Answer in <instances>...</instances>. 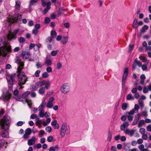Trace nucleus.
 <instances>
[{
	"instance_id": "1",
	"label": "nucleus",
	"mask_w": 151,
	"mask_h": 151,
	"mask_svg": "<svg viewBox=\"0 0 151 151\" xmlns=\"http://www.w3.org/2000/svg\"><path fill=\"white\" fill-rule=\"evenodd\" d=\"M16 63L18 64L17 70L18 84L19 86H21L19 88L22 89L23 87L22 86L27 81L28 78L25 75V73L21 71V70L23 68L24 63L19 58H17Z\"/></svg>"
},
{
	"instance_id": "2",
	"label": "nucleus",
	"mask_w": 151,
	"mask_h": 151,
	"mask_svg": "<svg viewBox=\"0 0 151 151\" xmlns=\"http://www.w3.org/2000/svg\"><path fill=\"white\" fill-rule=\"evenodd\" d=\"M12 51L11 46L7 44L4 38L0 39V55L4 57Z\"/></svg>"
},
{
	"instance_id": "3",
	"label": "nucleus",
	"mask_w": 151,
	"mask_h": 151,
	"mask_svg": "<svg viewBox=\"0 0 151 151\" xmlns=\"http://www.w3.org/2000/svg\"><path fill=\"white\" fill-rule=\"evenodd\" d=\"M10 118L8 115H5L3 118L0 120V125L3 129H6L9 125Z\"/></svg>"
},
{
	"instance_id": "4",
	"label": "nucleus",
	"mask_w": 151,
	"mask_h": 151,
	"mask_svg": "<svg viewBox=\"0 0 151 151\" xmlns=\"http://www.w3.org/2000/svg\"><path fill=\"white\" fill-rule=\"evenodd\" d=\"M139 108V106L135 104L134 105V108L132 110L129 112H127L126 114V116L127 117L128 119L130 121L133 120V117L132 116H130L131 115H133L134 113L138 112V110Z\"/></svg>"
},
{
	"instance_id": "5",
	"label": "nucleus",
	"mask_w": 151,
	"mask_h": 151,
	"mask_svg": "<svg viewBox=\"0 0 151 151\" xmlns=\"http://www.w3.org/2000/svg\"><path fill=\"white\" fill-rule=\"evenodd\" d=\"M70 85L68 83H63L61 86L60 88L61 93L63 94H66L68 93L70 91Z\"/></svg>"
},
{
	"instance_id": "6",
	"label": "nucleus",
	"mask_w": 151,
	"mask_h": 151,
	"mask_svg": "<svg viewBox=\"0 0 151 151\" xmlns=\"http://www.w3.org/2000/svg\"><path fill=\"white\" fill-rule=\"evenodd\" d=\"M70 132L69 128L67 127V124L65 123L63 124L60 130V135L61 137H64L65 134Z\"/></svg>"
},
{
	"instance_id": "7",
	"label": "nucleus",
	"mask_w": 151,
	"mask_h": 151,
	"mask_svg": "<svg viewBox=\"0 0 151 151\" xmlns=\"http://www.w3.org/2000/svg\"><path fill=\"white\" fill-rule=\"evenodd\" d=\"M15 76V74L6 76V79L9 85V87L11 89L12 87L13 83L14 81Z\"/></svg>"
},
{
	"instance_id": "8",
	"label": "nucleus",
	"mask_w": 151,
	"mask_h": 151,
	"mask_svg": "<svg viewBox=\"0 0 151 151\" xmlns=\"http://www.w3.org/2000/svg\"><path fill=\"white\" fill-rule=\"evenodd\" d=\"M128 69L127 68H124V74H123L122 79V85L123 88H124L125 86V81L128 75Z\"/></svg>"
},
{
	"instance_id": "9",
	"label": "nucleus",
	"mask_w": 151,
	"mask_h": 151,
	"mask_svg": "<svg viewBox=\"0 0 151 151\" xmlns=\"http://www.w3.org/2000/svg\"><path fill=\"white\" fill-rule=\"evenodd\" d=\"M19 29H17L15 30L13 33L10 32L7 35V38L8 40H11L15 39L16 38L15 36L19 32Z\"/></svg>"
},
{
	"instance_id": "10",
	"label": "nucleus",
	"mask_w": 151,
	"mask_h": 151,
	"mask_svg": "<svg viewBox=\"0 0 151 151\" xmlns=\"http://www.w3.org/2000/svg\"><path fill=\"white\" fill-rule=\"evenodd\" d=\"M21 18V15L19 14H16L14 15L13 17L8 18L7 21L9 22L12 23L16 22L18 19Z\"/></svg>"
},
{
	"instance_id": "11",
	"label": "nucleus",
	"mask_w": 151,
	"mask_h": 151,
	"mask_svg": "<svg viewBox=\"0 0 151 151\" xmlns=\"http://www.w3.org/2000/svg\"><path fill=\"white\" fill-rule=\"evenodd\" d=\"M32 133L30 129L27 128L25 131V134L23 135V137L25 139H27L29 138V136Z\"/></svg>"
},
{
	"instance_id": "12",
	"label": "nucleus",
	"mask_w": 151,
	"mask_h": 151,
	"mask_svg": "<svg viewBox=\"0 0 151 151\" xmlns=\"http://www.w3.org/2000/svg\"><path fill=\"white\" fill-rule=\"evenodd\" d=\"M21 55L23 59L26 60L29 58L31 57V55L29 52L23 51Z\"/></svg>"
},
{
	"instance_id": "13",
	"label": "nucleus",
	"mask_w": 151,
	"mask_h": 151,
	"mask_svg": "<svg viewBox=\"0 0 151 151\" xmlns=\"http://www.w3.org/2000/svg\"><path fill=\"white\" fill-rule=\"evenodd\" d=\"M11 96V94L9 92H7L6 93L4 94L2 96V99L4 101H8Z\"/></svg>"
},
{
	"instance_id": "14",
	"label": "nucleus",
	"mask_w": 151,
	"mask_h": 151,
	"mask_svg": "<svg viewBox=\"0 0 151 151\" xmlns=\"http://www.w3.org/2000/svg\"><path fill=\"white\" fill-rule=\"evenodd\" d=\"M36 141V138L35 136H33L32 138L27 141V144L29 146H31L35 143Z\"/></svg>"
},
{
	"instance_id": "15",
	"label": "nucleus",
	"mask_w": 151,
	"mask_h": 151,
	"mask_svg": "<svg viewBox=\"0 0 151 151\" xmlns=\"http://www.w3.org/2000/svg\"><path fill=\"white\" fill-rule=\"evenodd\" d=\"M136 130H129V129H127L125 131V134H128L131 136L133 135L134 132H136Z\"/></svg>"
},
{
	"instance_id": "16",
	"label": "nucleus",
	"mask_w": 151,
	"mask_h": 151,
	"mask_svg": "<svg viewBox=\"0 0 151 151\" xmlns=\"http://www.w3.org/2000/svg\"><path fill=\"white\" fill-rule=\"evenodd\" d=\"M129 124L127 122H125L120 126V129L122 131H124L126 128H127L129 126Z\"/></svg>"
},
{
	"instance_id": "17",
	"label": "nucleus",
	"mask_w": 151,
	"mask_h": 151,
	"mask_svg": "<svg viewBox=\"0 0 151 151\" xmlns=\"http://www.w3.org/2000/svg\"><path fill=\"white\" fill-rule=\"evenodd\" d=\"M68 36L63 37L61 41V43L63 44H66L68 42Z\"/></svg>"
},
{
	"instance_id": "18",
	"label": "nucleus",
	"mask_w": 151,
	"mask_h": 151,
	"mask_svg": "<svg viewBox=\"0 0 151 151\" xmlns=\"http://www.w3.org/2000/svg\"><path fill=\"white\" fill-rule=\"evenodd\" d=\"M45 81L43 80L42 81L37 82L35 84L36 86L37 87H41L45 85Z\"/></svg>"
},
{
	"instance_id": "19",
	"label": "nucleus",
	"mask_w": 151,
	"mask_h": 151,
	"mask_svg": "<svg viewBox=\"0 0 151 151\" xmlns=\"http://www.w3.org/2000/svg\"><path fill=\"white\" fill-rule=\"evenodd\" d=\"M38 92L40 95H43L45 93V88L44 87H40L38 90Z\"/></svg>"
},
{
	"instance_id": "20",
	"label": "nucleus",
	"mask_w": 151,
	"mask_h": 151,
	"mask_svg": "<svg viewBox=\"0 0 151 151\" xmlns=\"http://www.w3.org/2000/svg\"><path fill=\"white\" fill-rule=\"evenodd\" d=\"M21 7V2L19 0H17L15 2V9L19 10Z\"/></svg>"
},
{
	"instance_id": "21",
	"label": "nucleus",
	"mask_w": 151,
	"mask_h": 151,
	"mask_svg": "<svg viewBox=\"0 0 151 151\" xmlns=\"http://www.w3.org/2000/svg\"><path fill=\"white\" fill-rule=\"evenodd\" d=\"M46 104V103L45 100H44L42 102V103L38 107V109H43L45 106Z\"/></svg>"
},
{
	"instance_id": "22",
	"label": "nucleus",
	"mask_w": 151,
	"mask_h": 151,
	"mask_svg": "<svg viewBox=\"0 0 151 151\" xmlns=\"http://www.w3.org/2000/svg\"><path fill=\"white\" fill-rule=\"evenodd\" d=\"M45 87H44L46 89H49L51 85V83L49 81H45Z\"/></svg>"
},
{
	"instance_id": "23",
	"label": "nucleus",
	"mask_w": 151,
	"mask_h": 151,
	"mask_svg": "<svg viewBox=\"0 0 151 151\" xmlns=\"http://www.w3.org/2000/svg\"><path fill=\"white\" fill-rule=\"evenodd\" d=\"M138 22H137V20L135 19L133 22V27L135 29H137L138 27Z\"/></svg>"
},
{
	"instance_id": "24",
	"label": "nucleus",
	"mask_w": 151,
	"mask_h": 151,
	"mask_svg": "<svg viewBox=\"0 0 151 151\" xmlns=\"http://www.w3.org/2000/svg\"><path fill=\"white\" fill-rule=\"evenodd\" d=\"M52 60L50 59H47L45 61V64L47 65V66L51 65H52Z\"/></svg>"
},
{
	"instance_id": "25",
	"label": "nucleus",
	"mask_w": 151,
	"mask_h": 151,
	"mask_svg": "<svg viewBox=\"0 0 151 151\" xmlns=\"http://www.w3.org/2000/svg\"><path fill=\"white\" fill-rule=\"evenodd\" d=\"M52 125L55 126V128L58 129L59 127V125L58 124H57V122L56 120L54 121L51 123Z\"/></svg>"
},
{
	"instance_id": "26",
	"label": "nucleus",
	"mask_w": 151,
	"mask_h": 151,
	"mask_svg": "<svg viewBox=\"0 0 151 151\" xmlns=\"http://www.w3.org/2000/svg\"><path fill=\"white\" fill-rule=\"evenodd\" d=\"M40 112L39 116L41 117H43L44 116V111L43 109H39Z\"/></svg>"
},
{
	"instance_id": "27",
	"label": "nucleus",
	"mask_w": 151,
	"mask_h": 151,
	"mask_svg": "<svg viewBox=\"0 0 151 151\" xmlns=\"http://www.w3.org/2000/svg\"><path fill=\"white\" fill-rule=\"evenodd\" d=\"M9 134L8 132L6 130H4L1 134V136L3 137H7Z\"/></svg>"
},
{
	"instance_id": "28",
	"label": "nucleus",
	"mask_w": 151,
	"mask_h": 151,
	"mask_svg": "<svg viewBox=\"0 0 151 151\" xmlns=\"http://www.w3.org/2000/svg\"><path fill=\"white\" fill-rule=\"evenodd\" d=\"M51 35L52 38H55L57 36V33L55 30H52L51 32Z\"/></svg>"
},
{
	"instance_id": "29",
	"label": "nucleus",
	"mask_w": 151,
	"mask_h": 151,
	"mask_svg": "<svg viewBox=\"0 0 151 151\" xmlns=\"http://www.w3.org/2000/svg\"><path fill=\"white\" fill-rule=\"evenodd\" d=\"M39 0H31L29 5L30 6L35 5L36 3H37Z\"/></svg>"
},
{
	"instance_id": "30",
	"label": "nucleus",
	"mask_w": 151,
	"mask_h": 151,
	"mask_svg": "<svg viewBox=\"0 0 151 151\" xmlns=\"http://www.w3.org/2000/svg\"><path fill=\"white\" fill-rule=\"evenodd\" d=\"M7 142H5L4 140H1L0 141V147H3V146H5L7 144Z\"/></svg>"
},
{
	"instance_id": "31",
	"label": "nucleus",
	"mask_w": 151,
	"mask_h": 151,
	"mask_svg": "<svg viewBox=\"0 0 151 151\" xmlns=\"http://www.w3.org/2000/svg\"><path fill=\"white\" fill-rule=\"evenodd\" d=\"M53 103L50 102L48 101V102L47 103L46 106L47 108H51L53 106Z\"/></svg>"
},
{
	"instance_id": "32",
	"label": "nucleus",
	"mask_w": 151,
	"mask_h": 151,
	"mask_svg": "<svg viewBox=\"0 0 151 151\" xmlns=\"http://www.w3.org/2000/svg\"><path fill=\"white\" fill-rule=\"evenodd\" d=\"M128 105V104L126 103H123L122 105V108L123 110H125Z\"/></svg>"
},
{
	"instance_id": "33",
	"label": "nucleus",
	"mask_w": 151,
	"mask_h": 151,
	"mask_svg": "<svg viewBox=\"0 0 151 151\" xmlns=\"http://www.w3.org/2000/svg\"><path fill=\"white\" fill-rule=\"evenodd\" d=\"M148 28V27L146 25H144L142 28L141 29V32H144L145 31L147 30Z\"/></svg>"
},
{
	"instance_id": "34",
	"label": "nucleus",
	"mask_w": 151,
	"mask_h": 151,
	"mask_svg": "<svg viewBox=\"0 0 151 151\" xmlns=\"http://www.w3.org/2000/svg\"><path fill=\"white\" fill-rule=\"evenodd\" d=\"M54 138L52 136H48L47 138V141L49 142H51L54 141Z\"/></svg>"
},
{
	"instance_id": "35",
	"label": "nucleus",
	"mask_w": 151,
	"mask_h": 151,
	"mask_svg": "<svg viewBox=\"0 0 151 151\" xmlns=\"http://www.w3.org/2000/svg\"><path fill=\"white\" fill-rule=\"evenodd\" d=\"M138 102L139 104L141 107L143 108L144 106V102L141 99H139L138 100Z\"/></svg>"
},
{
	"instance_id": "36",
	"label": "nucleus",
	"mask_w": 151,
	"mask_h": 151,
	"mask_svg": "<svg viewBox=\"0 0 151 151\" xmlns=\"http://www.w3.org/2000/svg\"><path fill=\"white\" fill-rule=\"evenodd\" d=\"M134 63H135V64H137L139 67H141L142 66L141 62L139 61H138L136 59L135 60Z\"/></svg>"
},
{
	"instance_id": "37",
	"label": "nucleus",
	"mask_w": 151,
	"mask_h": 151,
	"mask_svg": "<svg viewBox=\"0 0 151 151\" xmlns=\"http://www.w3.org/2000/svg\"><path fill=\"white\" fill-rule=\"evenodd\" d=\"M42 120L39 118H37L36 119V124L37 125H40L41 124Z\"/></svg>"
},
{
	"instance_id": "38",
	"label": "nucleus",
	"mask_w": 151,
	"mask_h": 151,
	"mask_svg": "<svg viewBox=\"0 0 151 151\" xmlns=\"http://www.w3.org/2000/svg\"><path fill=\"white\" fill-rule=\"evenodd\" d=\"M149 91L148 88H147L146 86H144L143 89V91L144 93H148Z\"/></svg>"
},
{
	"instance_id": "39",
	"label": "nucleus",
	"mask_w": 151,
	"mask_h": 151,
	"mask_svg": "<svg viewBox=\"0 0 151 151\" xmlns=\"http://www.w3.org/2000/svg\"><path fill=\"white\" fill-rule=\"evenodd\" d=\"M145 124V122L144 120H140L138 124V127H141L142 126L144 125Z\"/></svg>"
},
{
	"instance_id": "40",
	"label": "nucleus",
	"mask_w": 151,
	"mask_h": 151,
	"mask_svg": "<svg viewBox=\"0 0 151 151\" xmlns=\"http://www.w3.org/2000/svg\"><path fill=\"white\" fill-rule=\"evenodd\" d=\"M50 21V19L48 17H46L45 19L44 23L45 24L49 23Z\"/></svg>"
},
{
	"instance_id": "41",
	"label": "nucleus",
	"mask_w": 151,
	"mask_h": 151,
	"mask_svg": "<svg viewBox=\"0 0 151 151\" xmlns=\"http://www.w3.org/2000/svg\"><path fill=\"white\" fill-rule=\"evenodd\" d=\"M139 116L140 114H136L135 116L134 120L138 122L139 120Z\"/></svg>"
},
{
	"instance_id": "42",
	"label": "nucleus",
	"mask_w": 151,
	"mask_h": 151,
	"mask_svg": "<svg viewBox=\"0 0 151 151\" xmlns=\"http://www.w3.org/2000/svg\"><path fill=\"white\" fill-rule=\"evenodd\" d=\"M58 52V50L52 51L51 52V55L53 56H55L57 54Z\"/></svg>"
},
{
	"instance_id": "43",
	"label": "nucleus",
	"mask_w": 151,
	"mask_h": 151,
	"mask_svg": "<svg viewBox=\"0 0 151 151\" xmlns=\"http://www.w3.org/2000/svg\"><path fill=\"white\" fill-rule=\"evenodd\" d=\"M56 68L58 69H60L62 67V65L61 63L60 62H58L57 63Z\"/></svg>"
},
{
	"instance_id": "44",
	"label": "nucleus",
	"mask_w": 151,
	"mask_h": 151,
	"mask_svg": "<svg viewBox=\"0 0 151 151\" xmlns=\"http://www.w3.org/2000/svg\"><path fill=\"white\" fill-rule=\"evenodd\" d=\"M30 92L29 91H26L24 92L22 95V97L24 98L26 97L29 94Z\"/></svg>"
},
{
	"instance_id": "45",
	"label": "nucleus",
	"mask_w": 151,
	"mask_h": 151,
	"mask_svg": "<svg viewBox=\"0 0 151 151\" xmlns=\"http://www.w3.org/2000/svg\"><path fill=\"white\" fill-rule=\"evenodd\" d=\"M145 130L144 128H141L139 129V132L140 133V134H145Z\"/></svg>"
},
{
	"instance_id": "46",
	"label": "nucleus",
	"mask_w": 151,
	"mask_h": 151,
	"mask_svg": "<svg viewBox=\"0 0 151 151\" xmlns=\"http://www.w3.org/2000/svg\"><path fill=\"white\" fill-rule=\"evenodd\" d=\"M48 76V74L46 72L43 73L42 74V77L44 78H47Z\"/></svg>"
},
{
	"instance_id": "47",
	"label": "nucleus",
	"mask_w": 151,
	"mask_h": 151,
	"mask_svg": "<svg viewBox=\"0 0 151 151\" xmlns=\"http://www.w3.org/2000/svg\"><path fill=\"white\" fill-rule=\"evenodd\" d=\"M127 100H130L131 99L133 100L134 98L130 94H129L127 95Z\"/></svg>"
},
{
	"instance_id": "48",
	"label": "nucleus",
	"mask_w": 151,
	"mask_h": 151,
	"mask_svg": "<svg viewBox=\"0 0 151 151\" xmlns=\"http://www.w3.org/2000/svg\"><path fill=\"white\" fill-rule=\"evenodd\" d=\"M40 73V70H37L35 72L34 76L36 77H38L39 76Z\"/></svg>"
},
{
	"instance_id": "49",
	"label": "nucleus",
	"mask_w": 151,
	"mask_h": 151,
	"mask_svg": "<svg viewBox=\"0 0 151 151\" xmlns=\"http://www.w3.org/2000/svg\"><path fill=\"white\" fill-rule=\"evenodd\" d=\"M45 130L47 132L50 133L52 129L50 127L48 126L46 128Z\"/></svg>"
},
{
	"instance_id": "50",
	"label": "nucleus",
	"mask_w": 151,
	"mask_h": 151,
	"mask_svg": "<svg viewBox=\"0 0 151 151\" xmlns=\"http://www.w3.org/2000/svg\"><path fill=\"white\" fill-rule=\"evenodd\" d=\"M52 41V39L51 37H48L46 40V41L47 42L50 43Z\"/></svg>"
},
{
	"instance_id": "51",
	"label": "nucleus",
	"mask_w": 151,
	"mask_h": 151,
	"mask_svg": "<svg viewBox=\"0 0 151 151\" xmlns=\"http://www.w3.org/2000/svg\"><path fill=\"white\" fill-rule=\"evenodd\" d=\"M19 41L20 43H22L25 41L24 38L21 37L19 40Z\"/></svg>"
},
{
	"instance_id": "52",
	"label": "nucleus",
	"mask_w": 151,
	"mask_h": 151,
	"mask_svg": "<svg viewBox=\"0 0 151 151\" xmlns=\"http://www.w3.org/2000/svg\"><path fill=\"white\" fill-rule=\"evenodd\" d=\"M26 102L27 103L28 106H31L32 105V101L29 99H27L26 100Z\"/></svg>"
},
{
	"instance_id": "53",
	"label": "nucleus",
	"mask_w": 151,
	"mask_h": 151,
	"mask_svg": "<svg viewBox=\"0 0 151 151\" xmlns=\"http://www.w3.org/2000/svg\"><path fill=\"white\" fill-rule=\"evenodd\" d=\"M142 135V139L145 140H146L147 139L148 136L147 134H145Z\"/></svg>"
},
{
	"instance_id": "54",
	"label": "nucleus",
	"mask_w": 151,
	"mask_h": 151,
	"mask_svg": "<svg viewBox=\"0 0 151 151\" xmlns=\"http://www.w3.org/2000/svg\"><path fill=\"white\" fill-rule=\"evenodd\" d=\"M51 4V3L50 1H49L47 3V8L48 10H49L50 9V6Z\"/></svg>"
},
{
	"instance_id": "55",
	"label": "nucleus",
	"mask_w": 151,
	"mask_h": 151,
	"mask_svg": "<svg viewBox=\"0 0 151 151\" xmlns=\"http://www.w3.org/2000/svg\"><path fill=\"white\" fill-rule=\"evenodd\" d=\"M35 45L33 43H30L29 45V48L31 49L34 47V49H35Z\"/></svg>"
},
{
	"instance_id": "56",
	"label": "nucleus",
	"mask_w": 151,
	"mask_h": 151,
	"mask_svg": "<svg viewBox=\"0 0 151 151\" xmlns=\"http://www.w3.org/2000/svg\"><path fill=\"white\" fill-rule=\"evenodd\" d=\"M50 17L51 19H55L56 17V15L54 13H52L51 14Z\"/></svg>"
},
{
	"instance_id": "57",
	"label": "nucleus",
	"mask_w": 151,
	"mask_h": 151,
	"mask_svg": "<svg viewBox=\"0 0 151 151\" xmlns=\"http://www.w3.org/2000/svg\"><path fill=\"white\" fill-rule=\"evenodd\" d=\"M139 58L141 60H142L143 62H145L146 60V58L143 56H140L139 57Z\"/></svg>"
},
{
	"instance_id": "58",
	"label": "nucleus",
	"mask_w": 151,
	"mask_h": 151,
	"mask_svg": "<svg viewBox=\"0 0 151 151\" xmlns=\"http://www.w3.org/2000/svg\"><path fill=\"white\" fill-rule=\"evenodd\" d=\"M46 71L48 73H50L52 71V68L50 67H48L46 68Z\"/></svg>"
},
{
	"instance_id": "59",
	"label": "nucleus",
	"mask_w": 151,
	"mask_h": 151,
	"mask_svg": "<svg viewBox=\"0 0 151 151\" xmlns=\"http://www.w3.org/2000/svg\"><path fill=\"white\" fill-rule=\"evenodd\" d=\"M142 69L143 71L145 70H147V67L146 65H143L141 66Z\"/></svg>"
},
{
	"instance_id": "60",
	"label": "nucleus",
	"mask_w": 151,
	"mask_h": 151,
	"mask_svg": "<svg viewBox=\"0 0 151 151\" xmlns=\"http://www.w3.org/2000/svg\"><path fill=\"white\" fill-rule=\"evenodd\" d=\"M144 146L143 144H141L138 147V148L141 151H142L143 149H144Z\"/></svg>"
},
{
	"instance_id": "61",
	"label": "nucleus",
	"mask_w": 151,
	"mask_h": 151,
	"mask_svg": "<svg viewBox=\"0 0 151 151\" xmlns=\"http://www.w3.org/2000/svg\"><path fill=\"white\" fill-rule=\"evenodd\" d=\"M62 37L61 35H59L56 38V40L58 41H60V40L61 41Z\"/></svg>"
},
{
	"instance_id": "62",
	"label": "nucleus",
	"mask_w": 151,
	"mask_h": 151,
	"mask_svg": "<svg viewBox=\"0 0 151 151\" xmlns=\"http://www.w3.org/2000/svg\"><path fill=\"white\" fill-rule=\"evenodd\" d=\"M142 115L145 117H146L147 116V111H144L142 113Z\"/></svg>"
},
{
	"instance_id": "63",
	"label": "nucleus",
	"mask_w": 151,
	"mask_h": 151,
	"mask_svg": "<svg viewBox=\"0 0 151 151\" xmlns=\"http://www.w3.org/2000/svg\"><path fill=\"white\" fill-rule=\"evenodd\" d=\"M146 129L148 131H151V125H148L146 127Z\"/></svg>"
},
{
	"instance_id": "64",
	"label": "nucleus",
	"mask_w": 151,
	"mask_h": 151,
	"mask_svg": "<svg viewBox=\"0 0 151 151\" xmlns=\"http://www.w3.org/2000/svg\"><path fill=\"white\" fill-rule=\"evenodd\" d=\"M121 140L122 142H124L126 140V138L125 136H122L120 137Z\"/></svg>"
}]
</instances>
